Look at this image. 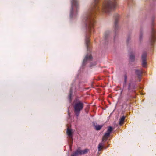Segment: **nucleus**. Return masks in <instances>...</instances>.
<instances>
[{"mask_svg":"<svg viewBox=\"0 0 156 156\" xmlns=\"http://www.w3.org/2000/svg\"><path fill=\"white\" fill-rule=\"evenodd\" d=\"M116 5V3L110 0L105 1L103 4L101 9L102 11L108 12L109 10L115 8Z\"/></svg>","mask_w":156,"mask_h":156,"instance_id":"f257e3e1","label":"nucleus"},{"mask_svg":"<svg viewBox=\"0 0 156 156\" xmlns=\"http://www.w3.org/2000/svg\"><path fill=\"white\" fill-rule=\"evenodd\" d=\"M83 107V105L80 102L76 103L74 105V108L76 113L77 114L79 112Z\"/></svg>","mask_w":156,"mask_h":156,"instance_id":"f03ea898","label":"nucleus"},{"mask_svg":"<svg viewBox=\"0 0 156 156\" xmlns=\"http://www.w3.org/2000/svg\"><path fill=\"white\" fill-rule=\"evenodd\" d=\"M112 130L113 129L111 127L109 126L108 127L106 133L104 135L102 138L103 141L106 140L108 139Z\"/></svg>","mask_w":156,"mask_h":156,"instance_id":"7ed1b4c3","label":"nucleus"},{"mask_svg":"<svg viewBox=\"0 0 156 156\" xmlns=\"http://www.w3.org/2000/svg\"><path fill=\"white\" fill-rule=\"evenodd\" d=\"M88 151V150L87 149H85L83 150H78L73 154L72 156H76L77 155H82L84 154L87 153Z\"/></svg>","mask_w":156,"mask_h":156,"instance_id":"20e7f679","label":"nucleus"},{"mask_svg":"<svg viewBox=\"0 0 156 156\" xmlns=\"http://www.w3.org/2000/svg\"><path fill=\"white\" fill-rule=\"evenodd\" d=\"M72 10L71 11L70 16L72 17L73 10H74L75 8H76L77 7V0H72Z\"/></svg>","mask_w":156,"mask_h":156,"instance_id":"39448f33","label":"nucleus"},{"mask_svg":"<svg viewBox=\"0 0 156 156\" xmlns=\"http://www.w3.org/2000/svg\"><path fill=\"white\" fill-rule=\"evenodd\" d=\"M104 144L103 143H100L99 144L98 147V151H100L104 147Z\"/></svg>","mask_w":156,"mask_h":156,"instance_id":"423d86ee","label":"nucleus"},{"mask_svg":"<svg viewBox=\"0 0 156 156\" xmlns=\"http://www.w3.org/2000/svg\"><path fill=\"white\" fill-rule=\"evenodd\" d=\"M91 56L90 55H87L85 57L83 60V62L86 61L87 60H89L91 59Z\"/></svg>","mask_w":156,"mask_h":156,"instance_id":"0eeeda50","label":"nucleus"},{"mask_svg":"<svg viewBox=\"0 0 156 156\" xmlns=\"http://www.w3.org/2000/svg\"><path fill=\"white\" fill-rule=\"evenodd\" d=\"M125 119V117L124 116L122 117L121 118H120L119 123V124L120 125H122L123 124Z\"/></svg>","mask_w":156,"mask_h":156,"instance_id":"6e6552de","label":"nucleus"},{"mask_svg":"<svg viewBox=\"0 0 156 156\" xmlns=\"http://www.w3.org/2000/svg\"><path fill=\"white\" fill-rule=\"evenodd\" d=\"M67 134L69 137H71L72 136V130L71 129L68 128L67 130Z\"/></svg>","mask_w":156,"mask_h":156,"instance_id":"1a4fd4ad","label":"nucleus"},{"mask_svg":"<svg viewBox=\"0 0 156 156\" xmlns=\"http://www.w3.org/2000/svg\"><path fill=\"white\" fill-rule=\"evenodd\" d=\"M95 127L96 129L98 130L100 129L102 127V125H98L97 124L95 126Z\"/></svg>","mask_w":156,"mask_h":156,"instance_id":"9d476101","label":"nucleus"},{"mask_svg":"<svg viewBox=\"0 0 156 156\" xmlns=\"http://www.w3.org/2000/svg\"><path fill=\"white\" fill-rule=\"evenodd\" d=\"M142 65L143 67H145L146 65V62L145 59H142Z\"/></svg>","mask_w":156,"mask_h":156,"instance_id":"9b49d317","label":"nucleus"},{"mask_svg":"<svg viewBox=\"0 0 156 156\" xmlns=\"http://www.w3.org/2000/svg\"><path fill=\"white\" fill-rule=\"evenodd\" d=\"M146 56V53H144L142 56V59H145V58Z\"/></svg>","mask_w":156,"mask_h":156,"instance_id":"f8f14e48","label":"nucleus"},{"mask_svg":"<svg viewBox=\"0 0 156 156\" xmlns=\"http://www.w3.org/2000/svg\"><path fill=\"white\" fill-rule=\"evenodd\" d=\"M155 39V36L154 35H152L151 37V41L152 42H154V41Z\"/></svg>","mask_w":156,"mask_h":156,"instance_id":"ddd939ff","label":"nucleus"},{"mask_svg":"<svg viewBox=\"0 0 156 156\" xmlns=\"http://www.w3.org/2000/svg\"><path fill=\"white\" fill-rule=\"evenodd\" d=\"M134 57L133 55H131L130 57V59H131V60H132V59H133L134 58Z\"/></svg>","mask_w":156,"mask_h":156,"instance_id":"4468645a","label":"nucleus"},{"mask_svg":"<svg viewBox=\"0 0 156 156\" xmlns=\"http://www.w3.org/2000/svg\"><path fill=\"white\" fill-rule=\"evenodd\" d=\"M139 72V70H136V73L137 74H138H138H138V72Z\"/></svg>","mask_w":156,"mask_h":156,"instance_id":"2eb2a0df","label":"nucleus"},{"mask_svg":"<svg viewBox=\"0 0 156 156\" xmlns=\"http://www.w3.org/2000/svg\"><path fill=\"white\" fill-rule=\"evenodd\" d=\"M95 9H96V10H97L98 9V7H95Z\"/></svg>","mask_w":156,"mask_h":156,"instance_id":"dca6fc26","label":"nucleus"}]
</instances>
